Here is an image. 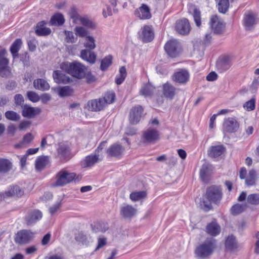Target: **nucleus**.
Wrapping results in <instances>:
<instances>
[{"label": "nucleus", "mask_w": 259, "mask_h": 259, "mask_svg": "<svg viewBox=\"0 0 259 259\" xmlns=\"http://www.w3.org/2000/svg\"><path fill=\"white\" fill-rule=\"evenodd\" d=\"M245 208V205L236 204L231 207V212L233 215H238L244 211Z\"/></svg>", "instance_id": "45"}, {"label": "nucleus", "mask_w": 259, "mask_h": 259, "mask_svg": "<svg viewBox=\"0 0 259 259\" xmlns=\"http://www.w3.org/2000/svg\"><path fill=\"white\" fill-rule=\"evenodd\" d=\"M79 20L84 27L87 29H95L96 28V24L87 17H80Z\"/></svg>", "instance_id": "39"}, {"label": "nucleus", "mask_w": 259, "mask_h": 259, "mask_svg": "<svg viewBox=\"0 0 259 259\" xmlns=\"http://www.w3.org/2000/svg\"><path fill=\"white\" fill-rule=\"evenodd\" d=\"M70 150L68 145L64 143H59L57 148V156L61 160L69 159Z\"/></svg>", "instance_id": "16"}, {"label": "nucleus", "mask_w": 259, "mask_h": 259, "mask_svg": "<svg viewBox=\"0 0 259 259\" xmlns=\"http://www.w3.org/2000/svg\"><path fill=\"white\" fill-rule=\"evenodd\" d=\"M11 168V163L7 159L0 160V172H6L10 170Z\"/></svg>", "instance_id": "43"}, {"label": "nucleus", "mask_w": 259, "mask_h": 259, "mask_svg": "<svg viewBox=\"0 0 259 259\" xmlns=\"http://www.w3.org/2000/svg\"><path fill=\"white\" fill-rule=\"evenodd\" d=\"M258 22L256 13L252 11L246 12L244 16L243 23L246 30H252Z\"/></svg>", "instance_id": "6"}, {"label": "nucleus", "mask_w": 259, "mask_h": 259, "mask_svg": "<svg viewBox=\"0 0 259 259\" xmlns=\"http://www.w3.org/2000/svg\"><path fill=\"white\" fill-rule=\"evenodd\" d=\"M135 14L142 20L149 19L151 18L150 9L147 5L144 4L135 11Z\"/></svg>", "instance_id": "17"}, {"label": "nucleus", "mask_w": 259, "mask_h": 259, "mask_svg": "<svg viewBox=\"0 0 259 259\" xmlns=\"http://www.w3.org/2000/svg\"><path fill=\"white\" fill-rule=\"evenodd\" d=\"M218 78L217 74L214 72H211L206 76V79L208 81H212L215 80Z\"/></svg>", "instance_id": "61"}, {"label": "nucleus", "mask_w": 259, "mask_h": 259, "mask_svg": "<svg viewBox=\"0 0 259 259\" xmlns=\"http://www.w3.org/2000/svg\"><path fill=\"white\" fill-rule=\"evenodd\" d=\"M176 28L178 33L185 35L188 34L190 30V25L188 20L183 19L177 21Z\"/></svg>", "instance_id": "18"}, {"label": "nucleus", "mask_w": 259, "mask_h": 259, "mask_svg": "<svg viewBox=\"0 0 259 259\" xmlns=\"http://www.w3.org/2000/svg\"><path fill=\"white\" fill-rule=\"evenodd\" d=\"M31 124V122L30 121L25 120L22 121L19 125V128L20 130H23L27 127H28Z\"/></svg>", "instance_id": "59"}, {"label": "nucleus", "mask_w": 259, "mask_h": 259, "mask_svg": "<svg viewBox=\"0 0 259 259\" xmlns=\"http://www.w3.org/2000/svg\"><path fill=\"white\" fill-rule=\"evenodd\" d=\"M22 41L20 39L18 38L15 40L12 44L10 48V52L13 56V58L18 57V52L20 50L21 45Z\"/></svg>", "instance_id": "35"}, {"label": "nucleus", "mask_w": 259, "mask_h": 259, "mask_svg": "<svg viewBox=\"0 0 259 259\" xmlns=\"http://www.w3.org/2000/svg\"><path fill=\"white\" fill-rule=\"evenodd\" d=\"M84 47L86 48L80 51V57L83 60L93 64L95 63L97 55L93 51L96 47V41L94 37L89 35L85 38Z\"/></svg>", "instance_id": "3"}, {"label": "nucleus", "mask_w": 259, "mask_h": 259, "mask_svg": "<svg viewBox=\"0 0 259 259\" xmlns=\"http://www.w3.org/2000/svg\"><path fill=\"white\" fill-rule=\"evenodd\" d=\"M46 23L42 21L39 22L35 28V33L38 36H45L49 35L51 33V30L49 28L45 27Z\"/></svg>", "instance_id": "29"}, {"label": "nucleus", "mask_w": 259, "mask_h": 259, "mask_svg": "<svg viewBox=\"0 0 259 259\" xmlns=\"http://www.w3.org/2000/svg\"><path fill=\"white\" fill-rule=\"evenodd\" d=\"M177 89L172 84L166 82L162 85L163 96L168 99H172L176 94Z\"/></svg>", "instance_id": "23"}, {"label": "nucleus", "mask_w": 259, "mask_h": 259, "mask_svg": "<svg viewBox=\"0 0 259 259\" xmlns=\"http://www.w3.org/2000/svg\"><path fill=\"white\" fill-rule=\"evenodd\" d=\"M125 148L119 144L111 145L106 150L107 157H120L123 154Z\"/></svg>", "instance_id": "11"}, {"label": "nucleus", "mask_w": 259, "mask_h": 259, "mask_svg": "<svg viewBox=\"0 0 259 259\" xmlns=\"http://www.w3.org/2000/svg\"><path fill=\"white\" fill-rule=\"evenodd\" d=\"M217 247L216 240L212 238H207L196 247L195 253L200 259H206L210 257Z\"/></svg>", "instance_id": "2"}, {"label": "nucleus", "mask_w": 259, "mask_h": 259, "mask_svg": "<svg viewBox=\"0 0 259 259\" xmlns=\"http://www.w3.org/2000/svg\"><path fill=\"white\" fill-rule=\"evenodd\" d=\"M60 202H57L49 208V212L52 215L54 214L60 208Z\"/></svg>", "instance_id": "58"}, {"label": "nucleus", "mask_w": 259, "mask_h": 259, "mask_svg": "<svg viewBox=\"0 0 259 259\" xmlns=\"http://www.w3.org/2000/svg\"><path fill=\"white\" fill-rule=\"evenodd\" d=\"M106 9H103L102 12L104 18H107L108 16H110L112 15V10L111 8L107 5H106Z\"/></svg>", "instance_id": "56"}, {"label": "nucleus", "mask_w": 259, "mask_h": 259, "mask_svg": "<svg viewBox=\"0 0 259 259\" xmlns=\"http://www.w3.org/2000/svg\"><path fill=\"white\" fill-rule=\"evenodd\" d=\"M73 92L72 89L69 86L61 88L59 91V95L60 97H66L71 95Z\"/></svg>", "instance_id": "50"}, {"label": "nucleus", "mask_w": 259, "mask_h": 259, "mask_svg": "<svg viewBox=\"0 0 259 259\" xmlns=\"http://www.w3.org/2000/svg\"><path fill=\"white\" fill-rule=\"evenodd\" d=\"M9 100L8 97L5 96H0V107L4 106L9 102Z\"/></svg>", "instance_id": "64"}, {"label": "nucleus", "mask_w": 259, "mask_h": 259, "mask_svg": "<svg viewBox=\"0 0 259 259\" xmlns=\"http://www.w3.org/2000/svg\"><path fill=\"white\" fill-rule=\"evenodd\" d=\"M106 239L103 237H99L98 241V245L96 250L99 249L106 244Z\"/></svg>", "instance_id": "55"}, {"label": "nucleus", "mask_w": 259, "mask_h": 259, "mask_svg": "<svg viewBox=\"0 0 259 259\" xmlns=\"http://www.w3.org/2000/svg\"><path fill=\"white\" fill-rule=\"evenodd\" d=\"M9 60L6 58H0V75L2 77H8L11 74L9 64Z\"/></svg>", "instance_id": "25"}, {"label": "nucleus", "mask_w": 259, "mask_h": 259, "mask_svg": "<svg viewBox=\"0 0 259 259\" xmlns=\"http://www.w3.org/2000/svg\"><path fill=\"white\" fill-rule=\"evenodd\" d=\"M139 37L145 42L151 41L154 37V32L152 27L145 25L142 27L141 32H139Z\"/></svg>", "instance_id": "13"}, {"label": "nucleus", "mask_w": 259, "mask_h": 259, "mask_svg": "<svg viewBox=\"0 0 259 259\" xmlns=\"http://www.w3.org/2000/svg\"><path fill=\"white\" fill-rule=\"evenodd\" d=\"M126 76V71L125 67L122 66L119 69V75L115 79V82L117 84H121Z\"/></svg>", "instance_id": "44"}, {"label": "nucleus", "mask_w": 259, "mask_h": 259, "mask_svg": "<svg viewBox=\"0 0 259 259\" xmlns=\"http://www.w3.org/2000/svg\"><path fill=\"white\" fill-rule=\"evenodd\" d=\"M75 239L77 241L83 243L86 240L87 238L85 235L79 233L76 235Z\"/></svg>", "instance_id": "60"}, {"label": "nucleus", "mask_w": 259, "mask_h": 259, "mask_svg": "<svg viewBox=\"0 0 259 259\" xmlns=\"http://www.w3.org/2000/svg\"><path fill=\"white\" fill-rule=\"evenodd\" d=\"M65 35V40L69 44H73L76 41L77 38L75 37L72 31L65 30L64 31Z\"/></svg>", "instance_id": "47"}, {"label": "nucleus", "mask_w": 259, "mask_h": 259, "mask_svg": "<svg viewBox=\"0 0 259 259\" xmlns=\"http://www.w3.org/2000/svg\"><path fill=\"white\" fill-rule=\"evenodd\" d=\"M137 212V209L132 205H125L120 209V214L125 218H131Z\"/></svg>", "instance_id": "27"}, {"label": "nucleus", "mask_w": 259, "mask_h": 259, "mask_svg": "<svg viewBox=\"0 0 259 259\" xmlns=\"http://www.w3.org/2000/svg\"><path fill=\"white\" fill-rule=\"evenodd\" d=\"M112 57L111 56H108L103 59L101 61V69L102 71L106 70L112 63Z\"/></svg>", "instance_id": "48"}, {"label": "nucleus", "mask_w": 259, "mask_h": 259, "mask_svg": "<svg viewBox=\"0 0 259 259\" xmlns=\"http://www.w3.org/2000/svg\"><path fill=\"white\" fill-rule=\"evenodd\" d=\"M147 196L146 192L145 191H135L131 193L130 198L134 202L141 201Z\"/></svg>", "instance_id": "38"}, {"label": "nucleus", "mask_w": 259, "mask_h": 259, "mask_svg": "<svg viewBox=\"0 0 259 259\" xmlns=\"http://www.w3.org/2000/svg\"><path fill=\"white\" fill-rule=\"evenodd\" d=\"M5 115L8 119L15 121L18 120L20 118L18 114L13 111H8Z\"/></svg>", "instance_id": "51"}, {"label": "nucleus", "mask_w": 259, "mask_h": 259, "mask_svg": "<svg viewBox=\"0 0 259 259\" xmlns=\"http://www.w3.org/2000/svg\"><path fill=\"white\" fill-rule=\"evenodd\" d=\"M206 230L208 234L215 236L220 234L221 227L217 223L211 222L207 225Z\"/></svg>", "instance_id": "31"}, {"label": "nucleus", "mask_w": 259, "mask_h": 259, "mask_svg": "<svg viewBox=\"0 0 259 259\" xmlns=\"http://www.w3.org/2000/svg\"><path fill=\"white\" fill-rule=\"evenodd\" d=\"M102 159V155L96 154L94 155H90L85 157L82 165L84 167H91L93 166L95 163L101 161Z\"/></svg>", "instance_id": "22"}, {"label": "nucleus", "mask_w": 259, "mask_h": 259, "mask_svg": "<svg viewBox=\"0 0 259 259\" xmlns=\"http://www.w3.org/2000/svg\"><path fill=\"white\" fill-rule=\"evenodd\" d=\"M221 189L219 186H211L207 189L206 194L200 200L201 209L207 211L212 208L211 203H217L222 198Z\"/></svg>", "instance_id": "1"}, {"label": "nucleus", "mask_w": 259, "mask_h": 259, "mask_svg": "<svg viewBox=\"0 0 259 259\" xmlns=\"http://www.w3.org/2000/svg\"><path fill=\"white\" fill-rule=\"evenodd\" d=\"M27 95L29 100L33 102H37L40 100L38 95L33 91L28 92Z\"/></svg>", "instance_id": "53"}, {"label": "nucleus", "mask_w": 259, "mask_h": 259, "mask_svg": "<svg viewBox=\"0 0 259 259\" xmlns=\"http://www.w3.org/2000/svg\"><path fill=\"white\" fill-rule=\"evenodd\" d=\"M212 170V166L209 163H205L202 165L200 171V177L203 181L206 182Z\"/></svg>", "instance_id": "26"}, {"label": "nucleus", "mask_w": 259, "mask_h": 259, "mask_svg": "<svg viewBox=\"0 0 259 259\" xmlns=\"http://www.w3.org/2000/svg\"><path fill=\"white\" fill-rule=\"evenodd\" d=\"M75 34L79 37H87L89 35L90 32L87 29L83 26H77L74 29Z\"/></svg>", "instance_id": "41"}, {"label": "nucleus", "mask_w": 259, "mask_h": 259, "mask_svg": "<svg viewBox=\"0 0 259 259\" xmlns=\"http://www.w3.org/2000/svg\"><path fill=\"white\" fill-rule=\"evenodd\" d=\"M76 174L74 172H69L66 170L62 169L58 172L56 175V182L52 184L53 187L63 186L71 182L73 180L76 182Z\"/></svg>", "instance_id": "5"}, {"label": "nucleus", "mask_w": 259, "mask_h": 259, "mask_svg": "<svg viewBox=\"0 0 259 259\" xmlns=\"http://www.w3.org/2000/svg\"><path fill=\"white\" fill-rule=\"evenodd\" d=\"M193 17L196 25L197 26L199 27L201 24V13L200 11L196 8L194 9L193 13Z\"/></svg>", "instance_id": "52"}, {"label": "nucleus", "mask_w": 259, "mask_h": 259, "mask_svg": "<svg viewBox=\"0 0 259 259\" xmlns=\"http://www.w3.org/2000/svg\"><path fill=\"white\" fill-rule=\"evenodd\" d=\"M41 112V109L38 107H32L25 105L23 107L22 114L23 116L29 118H33Z\"/></svg>", "instance_id": "21"}, {"label": "nucleus", "mask_w": 259, "mask_h": 259, "mask_svg": "<svg viewBox=\"0 0 259 259\" xmlns=\"http://www.w3.org/2000/svg\"><path fill=\"white\" fill-rule=\"evenodd\" d=\"M50 162V157L48 156H40L35 160V166L38 171L43 169Z\"/></svg>", "instance_id": "28"}, {"label": "nucleus", "mask_w": 259, "mask_h": 259, "mask_svg": "<svg viewBox=\"0 0 259 259\" xmlns=\"http://www.w3.org/2000/svg\"><path fill=\"white\" fill-rule=\"evenodd\" d=\"M164 49L168 56L174 58L177 57L180 52V45L175 39L168 41L164 46Z\"/></svg>", "instance_id": "7"}, {"label": "nucleus", "mask_w": 259, "mask_h": 259, "mask_svg": "<svg viewBox=\"0 0 259 259\" xmlns=\"http://www.w3.org/2000/svg\"><path fill=\"white\" fill-rule=\"evenodd\" d=\"M53 77L55 81L58 83H67L71 80L69 77L63 74L59 70L54 71Z\"/></svg>", "instance_id": "30"}, {"label": "nucleus", "mask_w": 259, "mask_h": 259, "mask_svg": "<svg viewBox=\"0 0 259 259\" xmlns=\"http://www.w3.org/2000/svg\"><path fill=\"white\" fill-rule=\"evenodd\" d=\"M244 108L248 111H252L255 108V100L251 99L249 101L246 102L244 105Z\"/></svg>", "instance_id": "54"}, {"label": "nucleus", "mask_w": 259, "mask_h": 259, "mask_svg": "<svg viewBox=\"0 0 259 259\" xmlns=\"http://www.w3.org/2000/svg\"><path fill=\"white\" fill-rule=\"evenodd\" d=\"M217 67L221 72L228 70L231 66V63L229 57H225L219 60L217 63Z\"/></svg>", "instance_id": "32"}, {"label": "nucleus", "mask_w": 259, "mask_h": 259, "mask_svg": "<svg viewBox=\"0 0 259 259\" xmlns=\"http://www.w3.org/2000/svg\"><path fill=\"white\" fill-rule=\"evenodd\" d=\"M42 217V212L38 209L29 211L25 217L27 225H32L39 221Z\"/></svg>", "instance_id": "14"}, {"label": "nucleus", "mask_w": 259, "mask_h": 259, "mask_svg": "<svg viewBox=\"0 0 259 259\" xmlns=\"http://www.w3.org/2000/svg\"><path fill=\"white\" fill-rule=\"evenodd\" d=\"M24 102V99L21 94H17L15 96V103L16 105H21Z\"/></svg>", "instance_id": "57"}, {"label": "nucleus", "mask_w": 259, "mask_h": 259, "mask_svg": "<svg viewBox=\"0 0 259 259\" xmlns=\"http://www.w3.org/2000/svg\"><path fill=\"white\" fill-rule=\"evenodd\" d=\"M189 73L186 69H181L174 73L172 79L174 81L180 84L186 83L189 79Z\"/></svg>", "instance_id": "15"}, {"label": "nucleus", "mask_w": 259, "mask_h": 259, "mask_svg": "<svg viewBox=\"0 0 259 259\" xmlns=\"http://www.w3.org/2000/svg\"><path fill=\"white\" fill-rule=\"evenodd\" d=\"M60 68L78 79L84 77L85 75L86 67L79 62H74L72 63L64 62L60 65Z\"/></svg>", "instance_id": "4"}, {"label": "nucleus", "mask_w": 259, "mask_h": 259, "mask_svg": "<svg viewBox=\"0 0 259 259\" xmlns=\"http://www.w3.org/2000/svg\"><path fill=\"white\" fill-rule=\"evenodd\" d=\"M34 87L41 91L48 90L50 88L49 83L43 79H37L33 81Z\"/></svg>", "instance_id": "36"}, {"label": "nucleus", "mask_w": 259, "mask_h": 259, "mask_svg": "<svg viewBox=\"0 0 259 259\" xmlns=\"http://www.w3.org/2000/svg\"><path fill=\"white\" fill-rule=\"evenodd\" d=\"M225 150V148L223 145L212 146L210 149L208 154L210 157H218L224 153Z\"/></svg>", "instance_id": "34"}, {"label": "nucleus", "mask_w": 259, "mask_h": 259, "mask_svg": "<svg viewBox=\"0 0 259 259\" xmlns=\"http://www.w3.org/2000/svg\"><path fill=\"white\" fill-rule=\"evenodd\" d=\"M155 88L150 83L144 84L141 89L140 94L144 97H148L152 95L155 91Z\"/></svg>", "instance_id": "33"}, {"label": "nucleus", "mask_w": 259, "mask_h": 259, "mask_svg": "<svg viewBox=\"0 0 259 259\" xmlns=\"http://www.w3.org/2000/svg\"><path fill=\"white\" fill-rule=\"evenodd\" d=\"M97 228L99 229V231L105 232L108 229V226L107 224L102 223L99 224L97 226Z\"/></svg>", "instance_id": "62"}, {"label": "nucleus", "mask_w": 259, "mask_h": 259, "mask_svg": "<svg viewBox=\"0 0 259 259\" xmlns=\"http://www.w3.org/2000/svg\"><path fill=\"white\" fill-rule=\"evenodd\" d=\"M143 109L140 105H137L133 107L130 112L129 121L132 124H137L142 117Z\"/></svg>", "instance_id": "12"}, {"label": "nucleus", "mask_w": 259, "mask_h": 259, "mask_svg": "<svg viewBox=\"0 0 259 259\" xmlns=\"http://www.w3.org/2000/svg\"><path fill=\"white\" fill-rule=\"evenodd\" d=\"M64 21L63 15L60 13H56L52 17L50 23L52 25L60 26L64 24Z\"/></svg>", "instance_id": "37"}, {"label": "nucleus", "mask_w": 259, "mask_h": 259, "mask_svg": "<svg viewBox=\"0 0 259 259\" xmlns=\"http://www.w3.org/2000/svg\"><path fill=\"white\" fill-rule=\"evenodd\" d=\"M24 190L19 186L16 185L11 187L10 189L3 194L4 197L16 196L20 197L24 195Z\"/></svg>", "instance_id": "24"}, {"label": "nucleus", "mask_w": 259, "mask_h": 259, "mask_svg": "<svg viewBox=\"0 0 259 259\" xmlns=\"http://www.w3.org/2000/svg\"><path fill=\"white\" fill-rule=\"evenodd\" d=\"M209 25L214 33L220 34L224 32L225 24L223 21L217 16H211Z\"/></svg>", "instance_id": "8"}, {"label": "nucleus", "mask_w": 259, "mask_h": 259, "mask_svg": "<svg viewBox=\"0 0 259 259\" xmlns=\"http://www.w3.org/2000/svg\"><path fill=\"white\" fill-rule=\"evenodd\" d=\"M226 247L230 250L237 248L238 246L236 238L232 235L229 236L226 240Z\"/></svg>", "instance_id": "40"}, {"label": "nucleus", "mask_w": 259, "mask_h": 259, "mask_svg": "<svg viewBox=\"0 0 259 259\" xmlns=\"http://www.w3.org/2000/svg\"><path fill=\"white\" fill-rule=\"evenodd\" d=\"M143 139L145 143H155L159 139V132L156 129L150 127L143 132Z\"/></svg>", "instance_id": "9"}, {"label": "nucleus", "mask_w": 259, "mask_h": 259, "mask_svg": "<svg viewBox=\"0 0 259 259\" xmlns=\"http://www.w3.org/2000/svg\"><path fill=\"white\" fill-rule=\"evenodd\" d=\"M247 201L251 205H259V193L249 195L247 197Z\"/></svg>", "instance_id": "46"}, {"label": "nucleus", "mask_w": 259, "mask_h": 259, "mask_svg": "<svg viewBox=\"0 0 259 259\" xmlns=\"http://www.w3.org/2000/svg\"><path fill=\"white\" fill-rule=\"evenodd\" d=\"M106 105L102 98L92 100L88 102V107L89 110L99 111L103 109Z\"/></svg>", "instance_id": "19"}, {"label": "nucleus", "mask_w": 259, "mask_h": 259, "mask_svg": "<svg viewBox=\"0 0 259 259\" xmlns=\"http://www.w3.org/2000/svg\"><path fill=\"white\" fill-rule=\"evenodd\" d=\"M115 94L113 92L109 91L106 93L102 99L105 102V105L112 103L115 99Z\"/></svg>", "instance_id": "49"}, {"label": "nucleus", "mask_w": 259, "mask_h": 259, "mask_svg": "<svg viewBox=\"0 0 259 259\" xmlns=\"http://www.w3.org/2000/svg\"><path fill=\"white\" fill-rule=\"evenodd\" d=\"M34 233L27 230L19 231L16 234L15 241L18 244H25L28 242L33 237Z\"/></svg>", "instance_id": "10"}, {"label": "nucleus", "mask_w": 259, "mask_h": 259, "mask_svg": "<svg viewBox=\"0 0 259 259\" xmlns=\"http://www.w3.org/2000/svg\"><path fill=\"white\" fill-rule=\"evenodd\" d=\"M88 83H92L95 81L96 77L91 73L85 74V76Z\"/></svg>", "instance_id": "63"}, {"label": "nucleus", "mask_w": 259, "mask_h": 259, "mask_svg": "<svg viewBox=\"0 0 259 259\" xmlns=\"http://www.w3.org/2000/svg\"><path fill=\"white\" fill-rule=\"evenodd\" d=\"M239 127V123L233 118H229L223 123L224 131L228 133L236 132Z\"/></svg>", "instance_id": "20"}, {"label": "nucleus", "mask_w": 259, "mask_h": 259, "mask_svg": "<svg viewBox=\"0 0 259 259\" xmlns=\"http://www.w3.org/2000/svg\"><path fill=\"white\" fill-rule=\"evenodd\" d=\"M33 136L31 133H27L23 138V140L20 143L15 145V147L19 148L25 145H27L31 142L33 140Z\"/></svg>", "instance_id": "42"}]
</instances>
